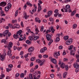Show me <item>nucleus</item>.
<instances>
[{
	"label": "nucleus",
	"mask_w": 79,
	"mask_h": 79,
	"mask_svg": "<svg viewBox=\"0 0 79 79\" xmlns=\"http://www.w3.org/2000/svg\"><path fill=\"white\" fill-rule=\"evenodd\" d=\"M65 69L66 71H68V66L67 65L65 66Z\"/></svg>",
	"instance_id": "nucleus-55"
},
{
	"label": "nucleus",
	"mask_w": 79,
	"mask_h": 79,
	"mask_svg": "<svg viewBox=\"0 0 79 79\" xmlns=\"http://www.w3.org/2000/svg\"><path fill=\"white\" fill-rule=\"evenodd\" d=\"M35 57H32L31 58V61H34L35 60Z\"/></svg>",
	"instance_id": "nucleus-41"
},
{
	"label": "nucleus",
	"mask_w": 79,
	"mask_h": 79,
	"mask_svg": "<svg viewBox=\"0 0 79 79\" xmlns=\"http://www.w3.org/2000/svg\"><path fill=\"white\" fill-rule=\"evenodd\" d=\"M52 11H48V15H49V16H51V15H52Z\"/></svg>",
	"instance_id": "nucleus-21"
},
{
	"label": "nucleus",
	"mask_w": 79,
	"mask_h": 79,
	"mask_svg": "<svg viewBox=\"0 0 79 79\" xmlns=\"http://www.w3.org/2000/svg\"><path fill=\"white\" fill-rule=\"evenodd\" d=\"M27 32L28 33H29V32H30L31 29H27Z\"/></svg>",
	"instance_id": "nucleus-58"
},
{
	"label": "nucleus",
	"mask_w": 79,
	"mask_h": 79,
	"mask_svg": "<svg viewBox=\"0 0 79 79\" xmlns=\"http://www.w3.org/2000/svg\"><path fill=\"white\" fill-rule=\"evenodd\" d=\"M50 28L51 30L49 28V30H47L46 32V34H48V32H51V31H52V34H54V31L55 30V29H53V27H51Z\"/></svg>",
	"instance_id": "nucleus-6"
},
{
	"label": "nucleus",
	"mask_w": 79,
	"mask_h": 79,
	"mask_svg": "<svg viewBox=\"0 0 79 79\" xmlns=\"http://www.w3.org/2000/svg\"><path fill=\"white\" fill-rule=\"evenodd\" d=\"M6 5V2H1L0 4V6H5Z\"/></svg>",
	"instance_id": "nucleus-16"
},
{
	"label": "nucleus",
	"mask_w": 79,
	"mask_h": 79,
	"mask_svg": "<svg viewBox=\"0 0 79 79\" xmlns=\"http://www.w3.org/2000/svg\"><path fill=\"white\" fill-rule=\"evenodd\" d=\"M69 38V36H64V39L65 40H67Z\"/></svg>",
	"instance_id": "nucleus-24"
},
{
	"label": "nucleus",
	"mask_w": 79,
	"mask_h": 79,
	"mask_svg": "<svg viewBox=\"0 0 79 79\" xmlns=\"http://www.w3.org/2000/svg\"><path fill=\"white\" fill-rule=\"evenodd\" d=\"M79 71V69L78 68H76L75 70V72L76 73H78V72Z\"/></svg>",
	"instance_id": "nucleus-53"
},
{
	"label": "nucleus",
	"mask_w": 79,
	"mask_h": 79,
	"mask_svg": "<svg viewBox=\"0 0 79 79\" xmlns=\"http://www.w3.org/2000/svg\"><path fill=\"white\" fill-rule=\"evenodd\" d=\"M9 9H10V8L9 7H8V6H6L5 7L4 10L5 11H8V10H9Z\"/></svg>",
	"instance_id": "nucleus-22"
},
{
	"label": "nucleus",
	"mask_w": 79,
	"mask_h": 79,
	"mask_svg": "<svg viewBox=\"0 0 79 79\" xmlns=\"http://www.w3.org/2000/svg\"><path fill=\"white\" fill-rule=\"evenodd\" d=\"M73 29H76L77 27V24H73Z\"/></svg>",
	"instance_id": "nucleus-33"
},
{
	"label": "nucleus",
	"mask_w": 79,
	"mask_h": 79,
	"mask_svg": "<svg viewBox=\"0 0 79 79\" xmlns=\"http://www.w3.org/2000/svg\"><path fill=\"white\" fill-rule=\"evenodd\" d=\"M17 34L16 35L14 34L13 35V37L15 39H17L19 36H20V35L21 34V33H22V30H20L17 32Z\"/></svg>",
	"instance_id": "nucleus-2"
},
{
	"label": "nucleus",
	"mask_w": 79,
	"mask_h": 79,
	"mask_svg": "<svg viewBox=\"0 0 79 79\" xmlns=\"http://www.w3.org/2000/svg\"><path fill=\"white\" fill-rule=\"evenodd\" d=\"M35 21L37 23L38 22L39 23H40V20H39V19L38 17H36L35 18Z\"/></svg>",
	"instance_id": "nucleus-19"
},
{
	"label": "nucleus",
	"mask_w": 79,
	"mask_h": 79,
	"mask_svg": "<svg viewBox=\"0 0 79 79\" xmlns=\"http://www.w3.org/2000/svg\"><path fill=\"white\" fill-rule=\"evenodd\" d=\"M3 55H4V56L3 55H2L1 56L0 59L2 61H3L4 60L5 56H6V52H4L3 53Z\"/></svg>",
	"instance_id": "nucleus-10"
},
{
	"label": "nucleus",
	"mask_w": 79,
	"mask_h": 79,
	"mask_svg": "<svg viewBox=\"0 0 79 79\" xmlns=\"http://www.w3.org/2000/svg\"><path fill=\"white\" fill-rule=\"evenodd\" d=\"M22 36H23V35H20V37L21 38H19V41H22L23 40H24L25 41L26 40V35H24V38L23 37H22Z\"/></svg>",
	"instance_id": "nucleus-7"
},
{
	"label": "nucleus",
	"mask_w": 79,
	"mask_h": 79,
	"mask_svg": "<svg viewBox=\"0 0 79 79\" xmlns=\"http://www.w3.org/2000/svg\"><path fill=\"white\" fill-rule=\"evenodd\" d=\"M35 32H40V31L39 30V29L37 28L35 29Z\"/></svg>",
	"instance_id": "nucleus-50"
},
{
	"label": "nucleus",
	"mask_w": 79,
	"mask_h": 79,
	"mask_svg": "<svg viewBox=\"0 0 79 79\" xmlns=\"http://www.w3.org/2000/svg\"><path fill=\"white\" fill-rule=\"evenodd\" d=\"M67 73H67V72H65L63 73V78H65L66 77V75H67Z\"/></svg>",
	"instance_id": "nucleus-23"
},
{
	"label": "nucleus",
	"mask_w": 79,
	"mask_h": 79,
	"mask_svg": "<svg viewBox=\"0 0 79 79\" xmlns=\"http://www.w3.org/2000/svg\"><path fill=\"white\" fill-rule=\"evenodd\" d=\"M58 15H59V12H57L56 14H54V16L55 17H56L58 16Z\"/></svg>",
	"instance_id": "nucleus-45"
},
{
	"label": "nucleus",
	"mask_w": 79,
	"mask_h": 79,
	"mask_svg": "<svg viewBox=\"0 0 79 79\" xmlns=\"http://www.w3.org/2000/svg\"><path fill=\"white\" fill-rule=\"evenodd\" d=\"M60 52H55L53 54V56L56 58H58V56H60Z\"/></svg>",
	"instance_id": "nucleus-9"
},
{
	"label": "nucleus",
	"mask_w": 79,
	"mask_h": 79,
	"mask_svg": "<svg viewBox=\"0 0 79 79\" xmlns=\"http://www.w3.org/2000/svg\"><path fill=\"white\" fill-rule=\"evenodd\" d=\"M21 25L22 27H24V24H23V22H21Z\"/></svg>",
	"instance_id": "nucleus-52"
},
{
	"label": "nucleus",
	"mask_w": 79,
	"mask_h": 79,
	"mask_svg": "<svg viewBox=\"0 0 79 79\" xmlns=\"http://www.w3.org/2000/svg\"><path fill=\"white\" fill-rule=\"evenodd\" d=\"M59 11V10L58 9H56L54 11V13H58V11Z\"/></svg>",
	"instance_id": "nucleus-48"
},
{
	"label": "nucleus",
	"mask_w": 79,
	"mask_h": 79,
	"mask_svg": "<svg viewBox=\"0 0 79 79\" xmlns=\"http://www.w3.org/2000/svg\"><path fill=\"white\" fill-rule=\"evenodd\" d=\"M76 16L77 18H79V15L78 14H77L76 15Z\"/></svg>",
	"instance_id": "nucleus-63"
},
{
	"label": "nucleus",
	"mask_w": 79,
	"mask_h": 79,
	"mask_svg": "<svg viewBox=\"0 0 79 79\" xmlns=\"http://www.w3.org/2000/svg\"><path fill=\"white\" fill-rule=\"evenodd\" d=\"M29 76L30 79H33V77H32V74H29Z\"/></svg>",
	"instance_id": "nucleus-26"
},
{
	"label": "nucleus",
	"mask_w": 79,
	"mask_h": 79,
	"mask_svg": "<svg viewBox=\"0 0 79 79\" xmlns=\"http://www.w3.org/2000/svg\"><path fill=\"white\" fill-rule=\"evenodd\" d=\"M46 39L48 41H50L52 39V37L49 34H47L46 35Z\"/></svg>",
	"instance_id": "nucleus-11"
},
{
	"label": "nucleus",
	"mask_w": 79,
	"mask_h": 79,
	"mask_svg": "<svg viewBox=\"0 0 79 79\" xmlns=\"http://www.w3.org/2000/svg\"><path fill=\"white\" fill-rule=\"evenodd\" d=\"M63 47L62 45H60L59 47V49H63Z\"/></svg>",
	"instance_id": "nucleus-51"
},
{
	"label": "nucleus",
	"mask_w": 79,
	"mask_h": 79,
	"mask_svg": "<svg viewBox=\"0 0 79 79\" xmlns=\"http://www.w3.org/2000/svg\"><path fill=\"white\" fill-rule=\"evenodd\" d=\"M39 37L38 36H35L34 38V40H37V39H39Z\"/></svg>",
	"instance_id": "nucleus-25"
},
{
	"label": "nucleus",
	"mask_w": 79,
	"mask_h": 79,
	"mask_svg": "<svg viewBox=\"0 0 79 79\" xmlns=\"http://www.w3.org/2000/svg\"><path fill=\"white\" fill-rule=\"evenodd\" d=\"M7 6L8 7H9V9H10V8H11V4L10 3H8L7 4Z\"/></svg>",
	"instance_id": "nucleus-27"
},
{
	"label": "nucleus",
	"mask_w": 79,
	"mask_h": 79,
	"mask_svg": "<svg viewBox=\"0 0 79 79\" xmlns=\"http://www.w3.org/2000/svg\"><path fill=\"white\" fill-rule=\"evenodd\" d=\"M7 34H8V35L9 37H10V36L11 35V33L10 32H8L7 33Z\"/></svg>",
	"instance_id": "nucleus-46"
},
{
	"label": "nucleus",
	"mask_w": 79,
	"mask_h": 79,
	"mask_svg": "<svg viewBox=\"0 0 79 79\" xmlns=\"http://www.w3.org/2000/svg\"><path fill=\"white\" fill-rule=\"evenodd\" d=\"M9 32V31L8 30H6L3 33L2 35H3V36L5 37L6 36L7 34H8V32Z\"/></svg>",
	"instance_id": "nucleus-14"
},
{
	"label": "nucleus",
	"mask_w": 79,
	"mask_h": 79,
	"mask_svg": "<svg viewBox=\"0 0 79 79\" xmlns=\"http://www.w3.org/2000/svg\"><path fill=\"white\" fill-rule=\"evenodd\" d=\"M43 57L45 58H48V56L46 54H45L43 55Z\"/></svg>",
	"instance_id": "nucleus-38"
},
{
	"label": "nucleus",
	"mask_w": 79,
	"mask_h": 79,
	"mask_svg": "<svg viewBox=\"0 0 79 79\" xmlns=\"http://www.w3.org/2000/svg\"><path fill=\"white\" fill-rule=\"evenodd\" d=\"M15 76L16 77H18V76H19V73H18L16 74Z\"/></svg>",
	"instance_id": "nucleus-49"
},
{
	"label": "nucleus",
	"mask_w": 79,
	"mask_h": 79,
	"mask_svg": "<svg viewBox=\"0 0 79 79\" xmlns=\"http://www.w3.org/2000/svg\"><path fill=\"white\" fill-rule=\"evenodd\" d=\"M8 67H9L8 68H12L13 67V65L10 64L9 65Z\"/></svg>",
	"instance_id": "nucleus-42"
},
{
	"label": "nucleus",
	"mask_w": 79,
	"mask_h": 79,
	"mask_svg": "<svg viewBox=\"0 0 79 79\" xmlns=\"http://www.w3.org/2000/svg\"><path fill=\"white\" fill-rule=\"evenodd\" d=\"M23 15L25 19H27L28 18H29L28 16L27 17V14H26V12H24Z\"/></svg>",
	"instance_id": "nucleus-17"
},
{
	"label": "nucleus",
	"mask_w": 79,
	"mask_h": 79,
	"mask_svg": "<svg viewBox=\"0 0 79 79\" xmlns=\"http://www.w3.org/2000/svg\"><path fill=\"white\" fill-rule=\"evenodd\" d=\"M76 51V49H75V47H74L73 48V50H71L70 52V54L71 55H73V56H74V55H75V53L74 52L73 53V52H74Z\"/></svg>",
	"instance_id": "nucleus-12"
},
{
	"label": "nucleus",
	"mask_w": 79,
	"mask_h": 79,
	"mask_svg": "<svg viewBox=\"0 0 79 79\" xmlns=\"http://www.w3.org/2000/svg\"><path fill=\"white\" fill-rule=\"evenodd\" d=\"M42 55H40V54H39L38 55V57L39 58H42Z\"/></svg>",
	"instance_id": "nucleus-62"
},
{
	"label": "nucleus",
	"mask_w": 79,
	"mask_h": 79,
	"mask_svg": "<svg viewBox=\"0 0 79 79\" xmlns=\"http://www.w3.org/2000/svg\"><path fill=\"white\" fill-rule=\"evenodd\" d=\"M50 61L52 63H54L55 64H56V63H56V60L55 59L53 58V59L51 60Z\"/></svg>",
	"instance_id": "nucleus-15"
},
{
	"label": "nucleus",
	"mask_w": 79,
	"mask_h": 79,
	"mask_svg": "<svg viewBox=\"0 0 79 79\" xmlns=\"http://www.w3.org/2000/svg\"><path fill=\"white\" fill-rule=\"evenodd\" d=\"M26 42L27 44H31V42L29 40H27L26 41Z\"/></svg>",
	"instance_id": "nucleus-29"
},
{
	"label": "nucleus",
	"mask_w": 79,
	"mask_h": 79,
	"mask_svg": "<svg viewBox=\"0 0 79 79\" xmlns=\"http://www.w3.org/2000/svg\"><path fill=\"white\" fill-rule=\"evenodd\" d=\"M65 50H64V52L63 53V56H64L65 55H66V52H65Z\"/></svg>",
	"instance_id": "nucleus-59"
},
{
	"label": "nucleus",
	"mask_w": 79,
	"mask_h": 79,
	"mask_svg": "<svg viewBox=\"0 0 79 79\" xmlns=\"http://www.w3.org/2000/svg\"><path fill=\"white\" fill-rule=\"evenodd\" d=\"M73 48V46L72 45L70 46V47L68 48V49L69 50L71 51V50H72Z\"/></svg>",
	"instance_id": "nucleus-30"
},
{
	"label": "nucleus",
	"mask_w": 79,
	"mask_h": 79,
	"mask_svg": "<svg viewBox=\"0 0 79 79\" xmlns=\"http://www.w3.org/2000/svg\"><path fill=\"white\" fill-rule=\"evenodd\" d=\"M45 52V50H44V49L42 48L40 50V53H44V52Z\"/></svg>",
	"instance_id": "nucleus-35"
},
{
	"label": "nucleus",
	"mask_w": 79,
	"mask_h": 79,
	"mask_svg": "<svg viewBox=\"0 0 79 79\" xmlns=\"http://www.w3.org/2000/svg\"><path fill=\"white\" fill-rule=\"evenodd\" d=\"M29 39L30 40L32 41V40H33V37L31 36H29Z\"/></svg>",
	"instance_id": "nucleus-31"
},
{
	"label": "nucleus",
	"mask_w": 79,
	"mask_h": 79,
	"mask_svg": "<svg viewBox=\"0 0 79 79\" xmlns=\"http://www.w3.org/2000/svg\"><path fill=\"white\" fill-rule=\"evenodd\" d=\"M1 76L2 78H3V77H4L5 76V75H4V74H2L1 75Z\"/></svg>",
	"instance_id": "nucleus-64"
},
{
	"label": "nucleus",
	"mask_w": 79,
	"mask_h": 79,
	"mask_svg": "<svg viewBox=\"0 0 79 79\" xmlns=\"http://www.w3.org/2000/svg\"><path fill=\"white\" fill-rule=\"evenodd\" d=\"M36 61L37 63H40V66H43L44 64V63L45 62V60H43L41 61L40 60L37 59L36 60Z\"/></svg>",
	"instance_id": "nucleus-4"
},
{
	"label": "nucleus",
	"mask_w": 79,
	"mask_h": 79,
	"mask_svg": "<svg viewBox=\"0 0 79 79\" xmlns=\"http://www.w3.org/2000/svg\"><path fill=\"white\" fill-rule=\"evenodd\" d=\"M50 77H52V78H53V77H54V75H53V74H51L50 75Z\"/></svg>",
	"instance_id": "nucleus-61"
},
{
	"label": "nucleus",
	"mask_w": 79,
	"mask_h": 79,
	"mask_svg": "<svg viewBox=\"0 0 79 79\" xmlns=\"http://www.w3.org/2000/svg\"><path fill=\"white\" fill-rule=\"evenodd\" d=\"M38 2L40 3H38V5L39 6L38 10V12H39V11H40L41 10H42V6H40V4H42V1L40 0H39Z\"/></svg>",
	"instance_id": "nucleus-5"
},
{
	"label": "nucleus",
	"mask_w": 79,
	"mask_h": 79,
	"mask_svg": "<svg viewBox=\"0 0 79 79\" xmlns=\"http://www.w3.org/2000/svg\"><path fill=\"white\" fill-rule=\"evenodd\" d=\"M14 25L15 26H15V28H17V29L20 27V26H19L18 24H15Z\"/></svg>",
	"instance_id": "nucleus-28"
},
{
	"label": "nucleus",
	"mask_w": 79,
	"mask_h": 79,
	"mask_svg": "<svg viewBox=\"0 0 79 79\" xmlns=\"http://www.w3.org/2000/svg\"><path fill=\"white\" fill-rule=\"evenodd\" d=\"M12 44V42H10L7 47L8 49L9 50L8 51L7 55L10 56H12V54H11V50L10 48H11L12 46H13Z\"/></svg>",
	"instance_id": "nucleus-1"
},
{
	"label": "nucleus",
	"mask_w": 79,
	"mask_h": 79,
	"mask_svg": "<svg viewBox=\"0 0 79 79\" xmlns=\"http://www.w3.org/2000/svg\"><path fill=\"white\" fill-rule=\"evenodd\" d=\"M18 10H16L15 14V16L16 17L18 16Z\"/></svg>",
	"instance_id": "nucleus-32"
},
{
	"label": "nucleus",
	"mask_w": 79,
	"mask_h": 79,
	"mask_svg": "<svg viewBox=\"0 0 79 79\" xmlns=\"http://www.w3.org/2000/svg\"><path fill=\"white\" fill-rule=\"evenodd\" d=\"M60 66L61 68L63 69L64 67H65V65H64V63L62 62L60 65Z\"/></svg>",
	"instance_id": "nucleus-18"
},
{
	"label": "nucleus",
	"mask_w": 79,
	"mask_h": 79,
	"mask_svg": "<svg viewBox=\"0 0 79 79\" xmlns=\"http://www.w3.org/2000/svg\"><path fill=\"white\" fill-rule=\"evenodd\" d=\"M1 20H0V23H2V21H5V19H3V18H1Z\"/></svg>",
	"instance_id": "nucleus-34"
},
{
	"label": "nucleus",
	"mask_w": 79,
	"mask_h": 79,
	"mask_svg": "<svg viewBox=\"0 0 79 79\" xmlns=\"http://www.w3.org/2000/svg\"><path fill=\"white\" fill-rule=\"evenodd\" d=\"M54 19H53L52 18H49V21H54Z\"/></svg>",
	"instance_id": "nucleus-57"
},
{
	"label": "nucleus",
	"mask_w": 79,
	"mask_h": 79,
	"mask_svg": "<svg viewBox=\"0 0 79 79\" xmlns=\"http://www.w3.org/2000/svg\"><path fill=\"white\" fill-rule=\"evenodd\" d=\"M74 68H79V65L78 64L76 63L74 65Z\"/></svg>",
	"instance_id": "nucleus-20"
},
{
	"label": "nucleus",
	"mask_w": 79,
	"mask_h": 79,
	"mask_svg": "<svg viewBox=\"0 0 79 79\" xmlns=\"http://www.w3.org/2000/svg\"><path fill=\"white\" fill-rule=\"evenodd\" d=\"M57 76H59L60 78H61V75L60 73H59V74H57Z\"/></svg>",
	"instance_id": "nucleus-47"
},
{
	"label": "nucleus",
	"mask_w": 79,
	"mask_h": 79,
	"mask_svg": "<svg viewBox=\"0 0 79 79\" xmlns=\"http://www.w3.org/2000/svg\"><path fill=\"white\" fill-rule=\"evenodd\" d=\"M24 73H21L20 74V77H24Z\"/></svg>",
	"instance_id": "nucleus-56"
},
{
	"label": "nucleus",
	"mask_w": 79,
	"mask_h": 79,
	"mask_svg": "<svg viewBox=\"0 0 79 79\" xmlns=\"http://www.w3.org/2000/svg\"><path fill=\"white\" fill-rule=\"evenodd\" d=\"M76 13V11H73V12H72V14H71V15L72 16H74V14Z\"/></svg>",
	"instance_id": "nucleus-40"
},
{
	"label": "nucleus",
	"mask_w": 79,
	"mask_h": 79,
	"mask_svg": "<svg viewBox=\"0 0 79 79\" xmlns=\"http://www.w3.org/2000/svg\"><path fill=\"white\" fill-rule=\"evenodd\" d=\"M64 10L65 12H68V11L69 13L71 12L72 10L71 9H70V6L69 5H67L65 6V8H64Z\"/></svg>",
	"instance_id": "nucleus-3"
},
{
	"label": "nucleus",
	"mask_w": 79,
	"mask_h": 79,
	"mask_svg": "<svg viewBox=\"0 0 79 79\" xmlns=\"http://www.w3.org/2000/svg\"><path fill=\"white\" fill-rule=\"evenodd\" d=\"M37 11V9H35V8L33 9L32 10V12H33V13H35V11Z\"/></svg>",
	"instance_id": "nucleus-37"
},
{
	"label": "nucleus",
	"mask_w": 79,
	"mask_h": 79,
	"mask_svg": "<svg viewBox=\"0 0 79 79\" xmlns=\"http://www.w3.org/2000/svg\"><path fill=\"white\" fill-rule=\"evenodd\" d=\"M21 48H22V47H18L17 48V49L19 51L21 50Z\"/></svg>",
	"instance_id": "nucleus-54"
},
{
	"label": "nucleus",
	"mask_w": 79,
	"mask_h": 79,
	"mask_svg": "<svg viewBox=\"0 0 79 79\" xmlns=\"http://www.w3.org/2000/svg\"><path fill=\"white\" fill-rule=\"evenodd\" d=\"M7 72H9L10 71V69H9V68H7L6 69Z\"/></svg>",
	"instance_id": "nucleus-60"
},
{
	"label": "nucleus",
	"mask_w": 79,
	"mask_h": 79,
	"mask_svg": "<svg viewBox=\"0 0 79 79\" xmlns=\"http://www.w3.org/2000/svg\"><path fill=\"white\" fill-rule=\"evenodd\" d=\"M55 40L56 42H59V41H60V38L58 37H57L56 39Z\"/></svg>",
	"instance_id": "nucleus-36"
},
{
	"label": "nucleus",
	"mask_w": 79,
	"mask_h": 79,
	"mask_svg": "<svg viewBox=\"0 0 79 79\" xmlns=\"http://www.w3.org/2000/svg\"><path fill=\"white\" fill-rule=\"evenodd\" d=\"M52 42H53V40H51V41L49 42L48 45H51V44H52Z\"/></svg>",
	"instance_id": "nucleus-39"
},
{
	"label": "nucleus",
	"mask_w": 79,
	"mask_h": 79,
	"mask_svg": "<svg viewBox=\"0 0 79 79\" xmlns=\"http://www.w3.org/2000/svg\"><path fill=\"white\" fill-rule=\"evenodd\" d=\"M41 27V28L40 31H41V32H42V31H44V28L43 26H42Z\"/></svg>",
	"instance_id": "nucleus-43"
},
{
	"label": "nucleus",
	"mask_w": 79,
	"mask_h": 79,
	"mask_svg": "<svg viewBox=\"0 0 79 79\" xmlns=\"http://www.w3.org/2000/svg\"><path fill=\"white\" fill-rule=\"evenodd\" d=\"M72 42H73V39L70 38L69 39L68 41H66V45H69L71 44V43H72Z\"/></svg>",
	"instance_id": "nucleus-8"
},
{
	"label": "nucleus",
	"mask_w": 79,
	"mask_h": 79,
	"mask_svg": "<svg viewBox=\"0 0 79 79\" xmlns=\"http://www.w3.org/2000/svg\"><path fill=\"white\" fill-rule=\"evenodd\" d=\"M1 42H3L4 43H5V42H6V40L3 39L2 40H1Z\"/></svg>",
	"instance_id": "nucleus-44"
},
{
	"label": "nucleus",
	"mask_w": 79,
	"mask_h": 79,
	"mask_svg": "<svg viewBox=\"0 0 79 79\" xmlns=\"http://www.w3.org/2000/svg\"><path fill=\"white\" fill-rule=\"evenodd\" d=\"M34 50V48L33 47H31L28 49V52H32Z\"/></svg>",
	"instance_id": "nucleus-13"
}]
</instances>
